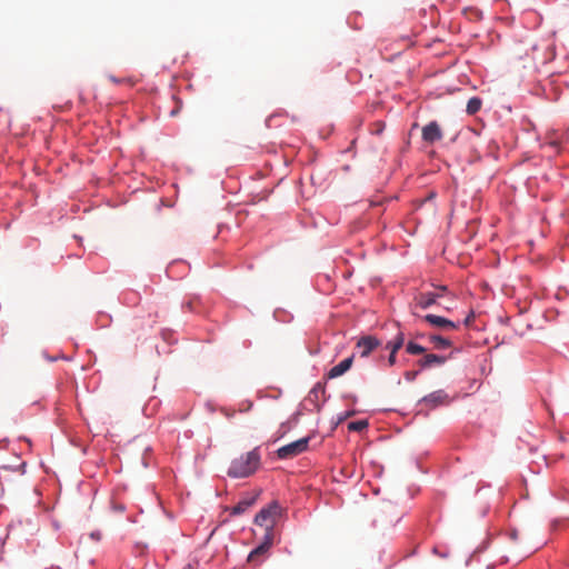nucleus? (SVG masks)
Masks as SVG:
<instances>
[{
	"label": "nucleus",
	"mask_w": 569,
	"mask_h": 569,
	"mask_svg": "<svg viewBox=\"0 0 569 569\" xmlns=\"http://www.w3.org/2000/svg\"><path fill=\"white\" fill-rule=\"evenodd\" d=\"M299 418L300 411H296L287 421L282 422L278 430L279 437H283L287 432L295 428L299 422Z\"/></svg>",
	"instance_id": "14"
},
{
	"label": "nucleus",
	"mask_w": 569,
	"mask_h": 569,
	"mask_svg": "<svg viewBox=\"0 0 569 569\" xmlns=\"http://www.w3.org/2000/svg\"><path fill=\"white\" fill-rule=\"evenodd\" d=\"M406 351L409 353V355H421L423 352H426V348L419 343H416L413 341H409L407 345H406Z\"/></svg>",
	"instance_id": "19"
},
{
	"label": "nucleus",
	"mask_w": 569,
	"mask_h": 569,
	"mask_svg": "<svg viewBox=\"0 0 569 569\" xmlns=\"http://www.w3.org/2000/svg\"><path fill=\"white\" fill-rule=\"evenodd\" d=\"M177 113H178V110H174V109H173V110H171L170 116H172V117H173V116H176Z\"/></svg>",
	"instance_id": "30"
},
{
	"label": "nucleus",
	"mask_w": 569,
	"mask_h": 569,
	"mask_svg": "<svg viewBox=\"0 0 569 569\" xmlns=\"http://www.w3.org/2000/svg\"><path fill=\"white\" fill-rule=\"evenodd\" d=\"M453 356L451 352L449 356H440L435 353L426 355L423 358L418 360V365L421 369H428L432 366H441L447 362Z\"/></svg>",
	"instance_id": "9"
},
{
	"label": "nucleus",
	"mask_w": 569,
	"mask_h": 569,
	"mask_svg": "<svg viewBox=\"0 0 569 569\" xmlns=\"http://www.w3.org/2000/svg\"><path fill=\"white\" fill-rule=\"evenodd\" d=\"M419 373V370H408L403 373V377L408 382H412L417 379Z\"/></svg>",
	"instance_id": "22"
},
{
	"label": "nucleus",
	"mask_w": 569,
	"mask_h": 569,
	"mask_svg": "<svg viewBox=\"0 0 569 569\" xmlns=\"http://www.w3.org/2000/svg\"><path fill=\"white\" fill-rule=\"evenodd\" d=\"M481 107H482V99L477 96L471 97L467 102L466 112L469 116H473L481 109Z\"/></svg>",
	"instance_id": "16"
},
{
	"label": "nucleus",
	"mask_w": 569,
	"mask_h": 569,
	"mask_svg": "<svg viewBox=\"0 0 569 569\" xmlns=\"http://www.w3.org/2000/svg\"><path fill=\"white\" fill-rule=\"evenodd\" d=\"M272 540H273V523H270V526L266 527V532H264L263 540L261 543L267 549H270V547L272 546Z\"/></svg>",
	"instance_id": "20"
},
{
	"label": "nucleus",
	"mask_w": 569,
	"mask_h": 569,
	"mask_svg": "<svg viewBox=\"0 0 569 569\" xmlns=\"http://www.w3.org/2000/svg\"><path fill=\"white\" fill-rule=\"evenodd\" d=\"M183 569H192V568H191V566H187V567H184Z\"/></svg>",
	"instance_id": "32"
},
{
	"label": "nucleus",
	"mask_w": 569,
	"mask_h": 569,
	"mask_svg": "<svg viewBox=\"0 0 569 569\" xmlns=\"http://www.w3.org/2000/svg\"><path fill=\"white\" fill-rule=\"evenodd\" d=\"M472 318H473V312L471 311L470 315L466 317V319L463 320L462 323L468 326Z\"/></svg>",
	"instance_id": "26"
},
{
	"label": "nucleus",
	"mask_w": 569,
	"mask_h": 569,
	"mask_svg": "<svg viewBox=\"0 0 569 569\" xmlns=\"http://www.w3.org/2000/svg\"><path fill=\"white\" fill-rule=\"evenodd\" d=\"M357 413L356 410L350 409L345 412L338 413L336 417L332 418V425L333 428H337L339 425H341L346 419L353 417Z\"/></svg>",
	"instance_id": "17"
},
{
	"label": "nucleus",
	"mask_w": 569,
	"mask_h": 569,
	"mask_svg": "<svg viewBox=\"0 0 569 569\" xmlns=\"http://www.w3.org/2000/svg\"><path fill=\"white\" fill-rule=\"evenodd\" d=\"M486 513H487V509L482 511L481 516L483 517V516H486Z\"/></svg>",
	"instance_id": "31"
},
{
	"label": "nucleus",
	"mask_w": 569,
	"mask_h": 569,
	"mask_svg": "<svg viewBox=\"0 0 569 569\" xmlns=\"http://www.w3.org/2000/svg\"><path fill=\"white\" fill-rule=\"evenodd\" d=\"M441 298V295L438 293V292H431V291H428V292H421L418 297H417V305L421 308V309H428L430 308L431 306H433L435 303H437V300Z\"/></svg>",
	"instance_id": "12"
},
{
	"label": "nucleus",
	"mask_w": 569,
	"mask_h": 569,
	"mask_svg": "<svg viewBox=\"0 0 569 569\" xmlns=\"http://www.w3.org/2000/svg\"><path fill=\"white\" fill-rule=\"evenodd\" d=\"M110 80H111L112 82H114V83H119V82H120V80H119V79H117V78H116V77H113V76H111V77H110Z\"/></svg>",
	"instance_id": "29"
},
{
	"label": "nucleus",
	"mask_w": 569,
	"mask_h": 569,
	"mask_svg": "<svg viewBox=\"0 0 569 569\" xmlns=\"http://www.w3.org/2000/svg\"><path fill=\"white\" fill-rule=\"evenodd\" d=\"M89 537L94 541H100L102 538V533L100 530H93L90 532Z\"/></svg>",
	"instance_id": "23"
},
{
	"label": "nucleus",
	"mask_w": 569,
	"mask_h": 569,
	"mask_svg": "<svg viewBox=\"0 0 569 569\" xmlns=\"http://www.w3.org/2000/svg\"><path fill=\"white\" fill-rule=\"evenodd\" d=\"M433 552L439 555L441 558L448 557V552L447 551H439L438 548H433Z\"/></svg>",
	"instance_id": "25"
},
{
	"label": "nucleus",
	"mask_w": 569,
	"mask_h": 569,
	"mask_svg": "<svg viewBox=\"0 0 569 569\" xmlns=\"http://www.w3.org/2000/svg\"><path fill=\"white\" fill-rule=\"evenodd\" d=\"M429 341L435 346L438 350H445L451 347L452 342L448 338H445L440 335H430Z\"/></svg>",
	"instance_id": "15"
},
{
	"label": "nucleus",
	"mask_w": 569,
	"mask_h": 569,
	"mask_svg": "<svg viewBox=\"0 0 569 569\" xmlns=\"http://www.w3.org/2000/svg\"><path fill=\"white\" fill-rule=\"evenodd\" d=\"M447 290H448L447 286H437L435 292H438L441 295V297H443L445 293L447 292Z\"/></svg>",
	"instance_id": "24"
},
{
	"label": "nucleus",
	"mask_w": 569,
	"mask_h": 569,
	"mask_svg": "<svg viewBox=\"0 0 569 569\" xmlns=\"http://www.w3.org/2000/svg\"><path fill=\"white\" fill-rule=\"evenodd\" d=\"M353 359H355V356L352 355V356L343 359L342 361H340L338 365L333 366L327 372V375H326L327 378L335 379V378H338V377L345 375L351 368Z\"/></svg>",
	"instance_id": "10"
},
{
	"label": "nucleus",
	"mask_w": 569,
	"mask_h": 569,
	"mask_svg": "<svg viewBox=\"0 0 569 569\" xmlns=\"http://www.w3.org/2000/svg\"><path fill=\"white\" fill-rule=\"evenodd\" d=\"M510 537L511 539L516 540L518 537V532L516 530L511 531Z\"/></svg>",
	"instance_id": "28"
},
{
	"label": "nucleus",
	"mask_w": 569,
	"mask_h": 569,
	"mask_svg": "<svg viewBox=\"0 0 569 569\" xmlns=\"http://www.w3.org/2000/svg\"><path fill=\"white\" fill-rule=\"evenodd\" d=\"M450 402L449 395L443 390L439 389L426 395L418 401V406H426L429 410L437 409L441 406H446Z\"/></svg>",
	"instance_id": "3"
},
{
	"label": "nucleus",
	"mask_w": 569,
	"mask_h": 569,
	"mask_svg": "<svg viewBox=\"0 0 569 569\" xmlns=\"http://www.w3.org/2000/svg\"><path fill=\"white\" fill-rule=\"evenodd\" d=\"M381 345V341L376 338L375 336H363L361 337L358 342L357 347L361 349L360 357L367 358L369 355L379 346Z\"/></svg>",
	"instance_id": "7"
},
{
	"label": "nucleus",
	"mask_w": 569,
	"mask_h": 569,
	"mask_svg": "<svg viewBox=\"0 0 569 569\" xmlns=\"http://www.w3.org/2000/svg\"><path fill=\"white\" fill-rule=\"evenodd\" d=\"M261 452L260 447L240 455L231 460L227 470V476L232 479H243L252 476L260 468Z\"/></svg>",
	"instance_id": "1"
},
{
	"label": "nucleus",
	"mask_w": 569,
	"mask_h": 569,
	"mask_svg": "<svg viewBox=\"0 0 569 569\" xmlns=\"http://www.w3.org/2000/svg\"><path fill=\"white\" fill-rule=\"evenodd\" d=\"M396 327L398 329L396 336L385 345V349L389 351L387 362L390 367H393L397 363V352L405 345V333L400 330L398 322L396 323Z\"/></svg>",
	"instance_id": "4"
},
{
	"label": "nucleus",
	"mask_w": 569,
	"mask_h": 569,
	"mask_svg": "<svg viewBox=\"0 0 569 569\" xmlns=\"http://www.w3.org/2000/svg\"><path fill=\"white\" fill-rule=\"evenodd\" d=\"M325 383L319 381L311 388L306 398V401L312 403L317 410H320L319 398L321 395H325Z\"/></svg>",
	"instance_id": "11"
},
{
	"label": "nucleus",
	"mask_w": 569,
	"mask_h": 569,
	"mask_svg": "<svg viewBox=\"0 0 569 569\" xmlns=\"http://www.w3.org/2000/svg\"><path fill=\"white\" fill-rule=\"evenodd\" d=\"M269 549H267L262 543L258 545L254 549H252L248 556V560L249 561H252L254 559V557L257 556H260V555H263L268 551Z\"/></svg>",
	"instance_id": "21"
},
{
	"label": "nucleus",
	"mask_w": 569,
	"mask_h": 569,
	"mask_svg": "<svg viewBox=\"0 0 569 569\" xmlns=\"http://www.w3.org/2000/svg\"><path fill=\"white\" fill-rule=\"evenodd\" d=\"M423 320L431 326L443 328V329H458L460 322L451 321L445 317L428 313L423 317Z\"/></svg>",
	"instance_id": "8"
},
{
	"label": "nucleus",
	"mask_w": 569,
	"mask_h": 569,
	"mask_svg": "<svg viewBox=\"0 0 569 569\" xmlns=\"http://www.w3.org/2000/svg\"><path fill=\"white\" fill-rule=\"evenodd\" d=\"M310 436L300 438L277 449V457L281 460L290 459L306 452L309 448Z\"/></svg>",
	"instance_id": "2"
},
{
	"label": "nucleus",
	"mask_w": 569,
	"mask_h": 569,
	"mask_svg": "<svg viewBox=\"0 0 569 569\" xmlns=\"http://www.w3.org/2000/svg\"><path fill=\"white\" fill-rule=\"evenodd\" d=\"M368 426H369V422L367 419L356 420V421H351L348 423V430L360 432V431L367 429Z\"/></svg>",
	"instance_id": "18"
},
{
	"label": "nucleus",
	"mask_w": 569,
	"mask_h": 569,
	"mask_svg": "<svg viewBox=\"0 0 569 569\" xmlns=\"http://www.w3.org/2000/svg\"><path fill=\"white\" fill-rule=\"evenodd\" d=\"M46 358L50 361V362H53V361H57L59 359V357H53V356H46Z\"/></svg>",
	"instance_id": "27"
},
{
	"label": "nucleus",
	"mask_w": 569,
	"mask_h": 569,
	"mask_svg": "<svg viewBox=\"0 0 569 569\" xmlns=\"http://www.w3.org/2000/svg\"><path fill=\"white\" fill-rule=\"evenodd\" d=\"M257 496L241 499L236 506L230 509V515L236 517L244 513L251 506L254 505Z\"/></svg>",
	"instance_id": "13"
},
{
	"label": "nucleus",
	"mask_w": 569,
	"mask_h": 569,
	"mask_svg": "<svg viewBox=\"0 0 569 569\" xmlns=\"http://www.w3.org/2000/svg\"><path fill=\"white\" fill-rule=\"evenodd\" d=\"M280 513L281 506L277 500H272L254 516L253 522L257 526L267 527L268 520H270L274 516H279Z\"/></svg>",
	"instance_id": "5"
},
{
	"label": "nucleus",
	"mask_w": 569,
	"mask_h": 569,
	"mask_svg": "<svg viewBox=\"0 0 569 569\" xmlns=\"http://www.w3.org/2000/svg\"><path fill=\"white\" fill-rule=\"evenodd\" d=\"M422 140L432 144L442 139V130L437 121H430L422 128Z\"/></svg>",
	"instance_id": "6"
}]
</instances>
